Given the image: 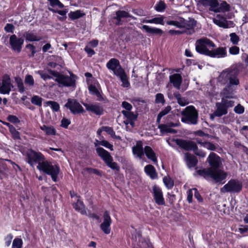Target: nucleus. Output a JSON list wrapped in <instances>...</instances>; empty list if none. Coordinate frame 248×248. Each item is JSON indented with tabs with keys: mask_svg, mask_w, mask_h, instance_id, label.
Here are the masks:
<instances>
[{
	"mask_svg": "<svg viewBox=\"0 0 248 248\" xmlns=\"http://www.w3.org/2000/svg\"><path fill=\"white\" fill-rule=\"evenodd\" d=\"M26 156L27 162L32 167L37 164L36 168L38 170L40 169L39 166H42L46 160L45 156L41 152L32 149L27 151Z\"/></svg>",
	"mask_w": 248,
	"mask_h": 248,
	"instance_id": "423d86ee",
	"label": "nucleus"
},
{
	"mask_svg": "<svg viewBox=\"0 0 248 248\" xmlns=\"http://www.w3.org/2000/svg\"><path fill=\"white\" fill-rule=\"evenodd\" d=\"M194 154L201 157H204L205 156L206 154L203 151L200 150L198 149V146H197L196 149H194L193 151Z\"/></svg>",
	"mask_w": 248,
	"mask_h": 248,
	"instance_id": "e2e57ef3",
	"label": "nucleus"
},
{
	"mask_svg": "<svg viewBox=\"0 0 248 248\" xmlns=\"http://www.w3.org/2000/svg\"><path fill=\"white\" fill-rule=\"evenodd\" d=\"M13 238V235L11 233L8 234L4 238L5 244L7 247H9L11 243L12 240Z\"/></svg>",
	"mask_w": 248,
	"mask_h": 248,
	"instance_id": "338daca9",
	"label": "nucleus"
},
{
	"mask_svg": "<svg viewBox=\"0 0 248 248\" xmlns=\"http://www.w3.org/2000/svg\"><path fill=\"white\" fill-rule=\"evenodd\" d=\"M96 153L106 165L113 170L119 171L120 167L117 163L113 162V157L110 153L102 147H96Z\"/></svg>",
	"mask_w": 248,
	"mask_h": 248,
	"instance_id": "1a4fd4ad",
	"label": "nucleus"
},
{
	"mask_svg": "<svg viewBox=\"0 0 248 248\" xmlns=\"http://www.w3.org/2000/svg\"><path fill=\"white\" fill-rule=\"evenodd\" d=\"M50 2L51 6L54 7L55 6H58L59 8H62L64 7V5L59 0H48Z\"/></svg>",
	"mask_w": 248,
	"mask_h": 248,
	"instance_id": "052dcab7",
	"label": "nucleus"
},
{
	"mask_svg": "<svg viewBox=\"0 0 248 248\" xmlns=\"http://www.w3.org/2000/svg\"><path fill=\"white\" fill-rule=\"evenodd\" d=\"M132 12L136 15L139 16H146V12L141 9H137L132 10Z\"/></svg>",
	"mask_w": 248,
	"mask_h": 248,
	"instance_id": "69168bd1",
	"label": "nucleus"
},
{
	"mask_svg": "<svg viewBox=\"0 0 248 248\" xmlns=\"http://www.w3.org/2000/svg\"><path fill=\"white\" fill-rule=\"evenodd\" d=\"M166 6L165 3L162 1H159L158 3H157L155 5V9L157 12H163L165 10V9H166Z\"/></svg>",
	"mask_w": 248,
	"mask_h": 248,
	"instance_id": "3c124183",
	"label": "nucleus"
},
{
	"mask_svg": "<svg viewBox=\"0 0 248 248\" xmlns=\"http://www.w3.org/2000/svg\"><path fill=\"white\" fill-rule=\"evenodd\" d=\"M15 80L18 87L19 92L21 93H24L25 91V88L21 78L18 77H16L15 78Z\"/></svg>",
	"mask_w": 248,
	"mask_h": 248,
	"instance_id": "a19ab883",
	"label": "nucleus"
},
{
	"mask_svg": "<svg viewBox=\"0 0 248 248\" xmlns=\"http://www.w3.org/2000/svg\"><path fill=\"white\" fill-rule=\"evenodd\" d=\"M13 87L10 77L7 75H4L2 77V82L0 85V93L9 94Z\"/></svg>",
	"mask_w": 248,
	"mask_h": 248,
	"instance_id": "4468645a",
	"label": "nucleus"
},
{
	"mask_svg": "<svg viewBox=\"0 0 248 248\" xmlns=\"http://www.w3.org/2000/svg\"><path fill=\"white\" fill-rule=\"evenodd\" d=\"M185 160L188 168H193L198 163V160L196 157L189 153H186L185 155Z\"/></svg>",
	"mask_w": 248,
	"mask_h": 248,
	"instance_id": "bb28decb",
	"label": "nucleus"
},
{
	"mask_svg": "<svg viewBox=\"0 0 248 248\" xmlns=\"http://www.w3.org/2000/svg\"><path fill=\"white\" fill-rule=\"evenodd\" d=\"M244 107L240 104H238L234 108V111L236 113L242 114L244 112Z\"/></svg>",
	"mask_w": 248,
	"mask_h": 248,
	"instance_id": "0e129e2a",
	"label": "nucleus"
},
{
	"mask_svg": "<svg viewBox=\"0 0 248 248\" xmlns=\"http://www.w3.org/2000/svg\"><path fill=\"white\" fill-rule=\"evenodd\" d=\"M73 208L82 215H87V211L85 206L82 201L78 199L77 202L73 204Z\"/></svg>",
	"mask_w": 248,
	"mask_h": 248,
	"instance_id": "c756f323",
	"label": "nucleus"
},
{
	"mask_svg": "<svg viewBox=\"0 0 248 248\" xmlns=\"http://www.w3.org/2000/svg\"><path fill=\"white\" fill-rule=\"evenodd\" d=\"M171 109V107L170 106H168L167 107H165L159 113V117H163L164 116L167 115L170 112Z\"/></svg>",
	"mask_w": 248,
	"mask_h": 248,
	"instance_id": "bf43d9fd",
	"label": "nucleus"
},
{
	"mask_svg": "<svg viewBox=\"0 0 248 248\" xmlns=\"http://www.w3.org/2000/svg\"><path fill=\"white\" fill-rule=\"evenodd\" d=\"M85 14L82 13L80 10H77L74 12H71L68 14L69 17L72 20L77 19L82 17Z\"/></svg>",
	"mask_w": 248,
	"mask_h": 248,
	"instance_id": "4c0bfd02",
	"label": "nucleus"
},
{
	"mask_svg": "<svg viewBox=\"0 0 248 248\" xmlns=\"http://www.w3.org/2000/svg\"><path fill=\"white\" fill-rule=\"evenodd\" d=\"M242 184L237 180H231L221 188V192H239L242 189Z\"/></svg>",
	"mask_w": 248,
	"mask_h": 248,
	"instance_id": "f8f14e48",
	"label": "nucleus"
},
{
	"mask_svg": "<svg viewBox=\"0 0 248 248\" xmlns=\"http://www.w3.org/2000/svg\"><path fill=\"white\" fill-rule=\"evenodd\" d=\"M84 106L87 110L90 111L96 115H101L103 113V109L102 107L97 105L84 104Z\"/></svg>",
	"mask_w": 248,
	"mask_h": 248,
	"instance_id": "cd10ccee",
	"label": "nucleus"
},
{
	"mask_svg": "<svg viewBox=\"0 0 248 248\" xmlns=\"http://www.w3.org/2000/svg\"><path fill=\"white\" fill-rule=\"evenodd\" d=\"M83 171L84 172H87L88 173L90 174L94 173L98 176L101 175L100 171L98 170L95 169H93L91 168H86L84 169Z\"/></svg>",
	"mask_w": 248,
	"mask_h": 248,
	"instance_id": "6e6d98bb",
	"label": "nucleus"
},
{
	"mask_svg": "<svg viewBox=\"0 0 248 248\" xmlns=\"http://www.w3.org/2000/svg\"><path fill=\"white\" fill-rule=\"evenodd\" d=\"M26 41L30 42L39 41L42 39V37L37 36L36 34L31 31H27L24 35Z\"/></svg>",
	"mask_w": 248,
	"mask_h": 248,
	"instance_id": "7c9ffc66",
	"label": "nucleus"
},
{
	"mask_svg": "<svg viewBox=\"0 0 248 248\" xmlns=\"http://www.w3.org/2000/svg\"><path fill=\"white\" fill-rule=\"evenodd\" d=\"M216 106L217 108L214 112V116L219 117L227 114L228 110L221 101L216 103Z\"/></svg>",
	"mask_w": 248,
	"mask_h": 248,
	"instance_id": "393cba45",
	"label": "nucleus"
},
{
	"mask_svg": "<svg viewBox=\"0 0 248 248\" xmlns=\"http://www.w3.org/2000/svg\"><path fill=\"white\" fill-rule=\"evenodd\" d=\"M46 103L47 106H50L52 109L55 112H57L60 109V105L56 102L48 101L46 102Z\"/></svg>",
	"mask_w": 248,
	"mask_h": 248,
	"instance_id": "c03bdc74",
	"label": "nucleus"
},
{
	"mask_svg": "<svg viewBox=\"0 0 248 248\" xmlns=\"http://www.w3.org/2000/svg\"><path fill=\"white\" fill-rule=\"evenodd\" d=\"M10 132L15 139L19 138V133L16 129L14 126H11L10 127Z\"/></svg>",
	"mask_w": 248,
	"mask_h": 248,
	"instance_id": "13d9d810",
	"label": "nucleus"
},
{
	"mask_svg": "<svg viewBox=\"0 0 248 248\" xmlns=\"http://www.w3.org/2000/svg\"><path fill=\"white\" fill-rule=\"evenodd\" d=\"M9 42L12 48L19 52L24 43V39L21 38H18L15 34H13L10 36Z\"/></svg>",
	"mask_w": 248,
	"mask_h": 248,
	"instance_id": "a211bd4d",
	"label": "nucleus"
},
{
	"mask_svg": "<svg viewBox=\"0 0 248 248\" xmlns=\"http://www.w3.org/2000/svg\"><path fill=\"white\" fill-rule=\"evenodd\" d=\"M213 21L215 24L224 29L233 28L235 26L233 21L227 20L226 18L220 15H217L215 18H213Z\"/></svg>",
	"mask_w": 248,
	"mask_h": 248,
	"instance_id": "2eb2a0df",
	"label": "nucleus"
},
{
	"mask_svg": "<svg viewBox=\"0 0 248 248\" xmlns=\"http://www.w3.org/2000/svg\"><path fill=\"white\" fill-rule=\"evenodd\" d=\"M39 168L40 171L50 175L54 182L57 181L60 172V167L58 165L46 160L42 166H39Z\"/></svg>",
	"mask_w": 248,
	"mask_h": 248,
	"instance_id": "6e6552de",
	"label": "nucleus"
},
{
	"mask_svg": "<svg viewBox=\"0 0 248 248\" xmlns=\"http://www.w3.org/2000/svg\"><path fill=\"white\" fill-rule=\"evenodd\" d=\"M40 128L47 135H55L56 133V129L52 126L43 125L40 126Z\"/></svg>",
	"mask_w": 248,
	"mask_h": 248,
	"instance_id": "f704fd0d",
	"label": "nucleus"
},
{
	"mask_svg": "<svg viewBox=\"0 0 248 248\" xmlns=\"http://www.w3.org/2000/svg\"><path fill=\"white\" fill-rule=\"evenodd\" d=\"M36 73H38L40 76L41 78L45 80L47 79L53 78L51 76L44 72L43 71H38Z\"/></svg>",
	"mask_w": 248,
	"mask_h": 248,
	"instance_id": "680f3d73",
	"label": "nucleus"
},
{
	"mask_svg": "<svg viewBox=\"0 0 248 248\" xmlns=\"http://www.w3.org/2000/svg\"><path fill=\"white\" fill-rule=\"evenodd\" d=\"M48 71L51 75L55 78V80L59 83L60 87L75 86L76 76L73 74L70 73L69 76L52 70H48Z\"/></svg>",
	"mask_w": 248,
	"mask_h": 248,
	"instance_id": "7ed1b4c3",
	"label": "nucleus"
},
{
	"mask_svg": "<svg viewBox=\"0 0 248 248\" xmlns=\"http://www.w3.org/2000/svg\"><path fill=\"white\" fill-rule=\"evenodd\" d=\"M140 25H141V24L140 23L138 25V27L148 33L153 35H161L164 32L161 29L159 28L150 27L146 25H143L140 27Z\"/></svg>",
	"mask_w": 248,
	"mask_h": 248,
	"instance_id": "5701e85b",
	"label": "nucleus"
},
{
	"mask_svg": "<svg viewBox=\"0 0 248 248\" xmlns=\"http://www.w3.org/2000/svg\"><path fill=\"white\" fill-rule=\"evenodd\" d=\"M229 52L232 55H236L239 53L240 49L239 47L234 45L229 48Z\"/></svg>",
	"mask_w": 248,
	"mask_h": 248,
	"instance_id": "5fc2aeb1",
	"label": "nucleus"
},
{
	"mask_svg": "<svg viewBox=\"0 0 248 248\" xmlns=\"http://www.w3.org/2000/svg\"><path fill=\"white\" fill-rule=\"evenodd\" d=\"M70 123L71 121L70 120L63 118L61 121V126L63 128H67Z\"/></svg>",
	"mask_w": 248,
	"mask_h": 248,
	"instance_id": "774afa93",
	"label": "nucleus"
},
{
	"mask_svg": "<svg viewBox=\"0 0 248 248\" xmlns=\"http://www.w3.org/2000/svg\"><path fill=\"white\" fill-rule=\"evenodd\" d=\"M153 196L155 203L159 205H164L165 203L161 189L158 186H155L153 187Z\"/></svg>",
	"mask_w": 248,
	"mask_h": 248,
	"instance_id": "aec40b11",
	"label": "nucleus"
},
{
	"mask_svg": "<svg viewBox=\"0 0 248 248\" xmlns=\"http://www.w3.org/2000/svg\"><path fill=\"white\" fill-rule=\"evenodd\" d=\"M175 141L177 145L186 151H193L197 147L196 143L192 141L177 139Z\"/></svg>",
	"mask_w": 248,
	"mask_h": 248,
	"instance_id": "6ab92c4d",
	"label": "nucleus"
},
{
	"mask_svg": "<svg viewBox=\"0 0 248 248\" xmlns=\"http://www.w3.org/2000/svg\"><path fill=\"white\" fill-rule=\"evenodd\" d=\"M198 4L204 7H209V10L216 13L225 12L230 10V5L226 1L220 4L217 0H197Z\"/></svg>",
	"mask_w": 248,
	"mask_h": 248,
	"instance_id": "20e7f679",
	"label": "nucleus"
},
{
	"mask_svg": "<svg viewBox=\"0 0 248 248\" xmlns=\"http://www.w3.org/2000/svg\"><path fill=\"white\" fill-rule=\"evenodd\" d=\"M221 102L226 107L227 110L229 108L232 107L234 104V102L233 101L227 100V98L223 97V96L221 98Z\"/></svg>",
	"mask_w": 248,
	"mask_h": 248,
	"instance_id": "a18cd8bd",
	"label": "nucleus"
},
{
	"mask_svg": "<svg viewBox=\"0 0 248 248\" xmlns=\"http://www.w3.org/2000/svg\"><path fill=\"white\" fill-rule=\"evenodd\" d=\"M208 161L210 168L200 170L197 171L198 175L203 177L205 179L213 180L216 183L221 182L227 177V173L219 169L221 165L220 157L215 153H211L208 157Z\"/></svg>",
	"mask_w": 248,
	"mask_h": 248,
	"instance_id": "f03ea898",
	"label": "nucleus"
},
{
	"mask_svg": "<svg viewBox=\"0 0 248 248\" xmlns=\"http://www.w3.org/2000/svg\"><path fill=\"white\" fill-rule=\"evenodd\" d=\"M31 102L36 106H41L42 103V99L37 95H34L31 99Z\"/></svg>",
	"mask_w": 248,
	"mask_h": 248,
	"instance_id": "de8ad7c7",
	"label": "nucleus"
},
{
	"mask_svg": "<svg viewBox=\"0 0 248 248\" xmlns=\"http://www.w3.org/2000/svg\"><path fill=\"white\" fill-rule=\"evenodd\" d=\"M127 17H130L133 19H136V17L131 16L128 12L121 10L116 11L115 16L113 17V18L116 20L115 24L116 25H120L122 24V19Z\"/></svg>",
	"mask_w": 248,
	"mask_h": 248,
	"instance_id": "412c9836",
	"label": "nucleus"
},
{
	"mask_svg": "<svg viewBox=\"0 0 248 248\" xmlns=\"http://www.w3.org/2000/svg\"><path fill=\"white\" fill-rule=\"evenodd\" d=\"M163 181L167 188L171 189L173 186V181L170 177L165 176L163 178Z\"/></svg>",
	"mask_w": 248,
	"mask_h": 248,
	"instance_id": "79ce46f5",
	"label": "nucleus"
},
{
	"mask_svg": "<svg viewBox=\"0 0 248 248\" xmlns=\"http://www.w3.org/2000/svg\"><path fill=\"white\" fill-rule=\"evenodd\" d=\"M103 129H104V131L106 132L108 134L110 135L112 138L116 139H120L121 138L119 136H117L115 135V132L112 127L109 126H103Z\"/></svg>",
	"mask_w": 248,
	"mask_h": 248,
	"instance_id": "ea45409f",
	"label": "nucleus"
},
{
	"mask_svg": "<svg viewBox=\"0 0 248 248\" xmlns=\"http://www.w3.org/2000/svg\"><path fill=\"white\" fill-rule=\"evenodd\" d=\"M89 90L91 93L93 95H95L97 97L98 100H102L103 98L101 94L95 86L93 85H90L89 86Z\"/></svg>",
	"mask_w": 248,
	"mask_h": 248,
	"instance_id": "e433bc0d",
	"label": "nucleus"
},
{
	"mask_svg": "<svg viewBox=\"0 0 248 248\" xmlns=\"http://www.w3.org/2000/svg\"><path fill=\"white\" fill-rule=\"evenodd\" d=\"M170 81L173 84V86L179 90L182 82V76L179 74H174L170 76Z\"/></svg>",
	"mask_w": 248,
	"mask_h": 248,
	"instance_id": "a878e982",
	"label": "nucleus"
},
{
	"mask_svg": "<svg viewBox=\"0 0 248 248\" xmlns=\"http://www.w3.org/2000/svg\"><path fill=\"white\" fill-rule=\"evenodd\" d=\"M116 76L120 78L122 82V86L124 87H128L130 86V83L128 80V78L124 70L121 72H119Z\"/></svg>",
	"mask_w": 248,
	"mask_h": 248,
	"instance_id": "72a5a7b5",
	"label": "nucleus"
},
{
	"mask_svg": "<svg viewBox=\"0 0 248 248\" xmlns=\"http://www.w3.org/2000/svg\"><path fill=\"white\" fill-rule=\"evenodd\" d=\"M174 96L177 99V103L181 106H185L188 104V102L185 97H182L179 92L174 93Z\"/></svg>",
	"mask_w": 248,
	"mask_h": 248,
	"instance_id": "c9c22d12",
	"label": "nucleus"
},
{
	"mask_svg": "<svg viewBox=\"0 0 248 248\" xmlns=\"http://www.w3.org/2000/svg\"><path fill=\"white\" fill-rule=\"evenodd\" d=\"M64 106L69 108L74 114L82 113L84 112L83 108L76 99H68Z\"/></svg>",
	"mask_w": 248,
	"mask_h": 248,
	"instance_id": "ddd939ff",
	"label": "nucleus"
},
{
	"mask_svg": "<svg viewBox=\"0 0 248 248\" xmlns=\"http://www.w3.org/2000/svg\"><path fill=\"white\" fill-rule=\"evenodd\" d=\"M227 52L226 47H219L214 49H211L209 57L211 58H221L226 57Z\"/></svg>",
	"mask_w": 248,
	"mask_h": 248,
	"instance_id": "4be33fe9",
	"label": "nucleus"
},
{
	"mask_svg": "<svg viewBox=\"0 0 248 248\" xmlns=\"http://www.w3.org/2000/svg\"><path fill=\"white\" fill-rule=\"evenodd\" d=\"M144 153H145L146 156L149 159H150L154 163L157 162L156 154L151 147L146 146L144 148Z\"/></svg>",
	"mask_w": 248,
	"mask_h": 248,
	"instance_id": "c85d7f7f",
	"label": "nucleus"
},
{
	"mask_svg": "<svg viewBox=\"0 0 248 248\" xmlns=\"http://www.w3.org/2000/svg\"><path fill=\"white\" fill-rule=\"evenodd\" d=\"M122 113L123 115L126 118V119H128V120H136L137 119V115L135 114L134 112H131V111H125L122 110Z\"/></svg>",
	"mask_w": 248,
	"mask_h": 248,
	"instance_id": "58836bf2",
	"label": "nucleus"
},
{
	"mask_svg": "<svg viewBox=\"0 0 248 248\" xmlns=\"http://www.w3.org/2000/svg\"><path fill=\"white\" fill-rule=\"evenodd\" d=\"M230 41L232 43V44L234 45H236L238 44V42L240 41L239 37L237 34L234 33H231L230 34Z\"/></svg>",
	"mask_w": 248,
	"mask_h": 248,
	"instance_id": "09e8293b",
	"label": "nucleus"
},
{
	"mask_svg": "<svg viewBox=\"0 0 248 248\" xmlns=\"http://www.w3.org/2000/svg\"><path fill=\"white\" fill-rule=\"evenodd\" d=\"M181 121L185 124L196 125L198 123L199 113L193 106L186 107L182 112Z\"/></svg>",
	"mask_w": 248,
	"mask_h": 248,
	"instance_id": "39448f33",
	"label": "nucleus"
},
{
	"mask_svg": "<svg viewBox=\"0 0 248 248\" xmlns=\"http://www.w3.org/2000/svg\"><path fill=\"white\" fill-rule=\"evenodd\" d=\"M202 147L211 151H214L216 150V146L214 144L206 141H204V144H203Z\"/></svg>",
	"mask_w": 248,
	"mask_h": 248,
	"instance_id": "4d7b16f0",
	"label": "nucleus"
},
{
	"mask_svg": "<svg viewBox=\"0 0 248 248\" xmlns=\"http://www.w3.org/2000/svg\"><path fill=\"white\" fill-rule=\"evenodd\" d=\"M158 127L160 129V132L162 133V134H164L166 133L176 134L177 132L176 130L172 129L168 125V124H160L158 125Z\"/></svg>",
	"mask_w": 248,
	"mask_h": 248,
	"instance_id": "473e14b6",
	"label": "nucleus"
},
{
	"mask_svg": "<svg viewBox=\"0 0 248 248\" xmlns=\"http://www.w3.org/2000/svg\"><path fill=\"white\" fill-rule=\"evenodd\" d=\"M144 171L152 179H155L157 177L154 167L151 165H146L144 167Z\"/></svg>",
	"mask_w": 248,
	"mask_h": 248,
	"instance_id": "2f4dec72",
	"label": "nucleus"
},
{
	"mask_svg": "<svg viewBox=\"0 0 248 248\" xmlns=\"http://www.w3.org/2000/svg\"><path fill=\"white\" fill-rule=\"evenodd\" d=\"M106 66L108 69L112 71L116 76L119 72H121L124 70L121 67L119 61L115 58H112L108 61L107 63Z\"/></svg>",
	"mask_w": 248,
	"mask_h": 248,
	"instance_id": "f3484780",
	"label": "nucleus"
},
{
	"mask_svg": "<svg viewBox=\"0 0 248 248\" xmlns=\"http://www.w3.org/2000/svg\"><path fill=\"white\" fill-rule=\"evenodd\" d=\"M22 240L18 238H15L13 242L12 248H22Z\"/></svg>",
	"mask_w": 248,
	"mask_h": 248,
	"instance_id": "864d4df0",
	"label": "nucleus"
},
{
	"mask_svg": "<svg viewBox=\"0 0 248 248\" xmlns=\"http://www.w3.org/2000/svg\"><path fill=\"white\" fill-rule=\"evenodd\" d=\"M216 47L215 44L207 38H202L197 40L195 43V49L201 54L208 56L210 49Z\"/></svg>",
	"mask_w": 248,
	"mask_h": 248,
	"instance_id": "0eeeda50",
	"label": "nucleus"
},
{
	"mask_svg": "<svg viewBox=\"0 0 248 248\" xmlns=\"http://www.w3.org/2000/svg\"><path fill=\"white\" fill-rule=\"evenodd\" d=\"M25 83L30 87H33L34 85V80L32 76L28 75L25 77Z\"/></svg>",
	"mask_w": 248,
	"mask_h": 248,
	"instance_id": "8fccbe9b",
	"label": "nucleus"
},
{
	"mask_svg": "<svg viewBox=\"0 0 248 248\" xmlns=\"http://www.w3.org/2000/svg\"><path fill=\"white\" fill-rule=\"evenodd\" d=\"M132 239L134 241V248L136 246L139 248H153L150 243L142 238L141 234L136 231L132 232Z\"/></svg>",
	"mask_w": 248,
	"mask_h": 248,
	"instance_id": "9b49d317",
	"label": "nucleus"
},
{
	"mask_svg": "<svg viewBox=\"0 0 248 248\" xmlns=\"http://www.w3.org/2000/svg\"><path fill=\"white\" fill-rule=\"evenodd\" d=\"M96 141L98 142L99 145L103 146L108 149L110 151L113 150V145L109 143L107 140H96Z\"/></svg>",
	"mask_w": 248,
	"mask_h": 248,
	"instance_id": "37998d69",
	"label": "nucleus"
},
{
	"mask_svg": "<svg viewBox=\"0 0 248 248\" xmlns=\"http://www.w3.org/2000/svg\"><path fill=\"white\" fill-rule=\"evenodd\" d=\"M112 223V220L109 215V213L108 211H105L103 214V220L100 224V227L103 232L106 234H108L110 232V225Z\"/></svg>",
	"mask_w": 248,
	"mask_h": 248,
	"instance_id": "dca6fc26",
	"label": "nucleus"
},
{
	"mask_svg": "<svg viewBox=\"0 0 248 248\" xmlns=\"http://www.w3.org/2000/svg\"><path fill=\"white\" fill-rule=\"evenodd\" d=\"M196 21L194 19H189L187 20L181 18L179 28L183 29L184 33L191 35L195 32L194 28L196 27Z\"/></svg>",
	"mask_w": 248,
	"mask_h": 248,
	"instance_id": "9d476101",
	"label": "nucleus"
},
{
	"mask_svg": "<svg viewBox=\"0 0 248 248\" xmlns=\"http://www.w3.org/2000/svg\"><path fill=\"white\" fill-rule=\"evenodd\" d=\"M155 102L156 104L161 103L162 105L164 104L165 100L164 96L162 93H158L155 95Z\"/></svg>",
	"mask_w": 248,
	"mask_h": 248,
	"instance_id": "603ef678",
	"label": "nucleus"
},
{
	"mask_svg": "<svg viewBox=\"0 0 248 248\" xmlns=\"http://www.w3.org/2000/svg\"><path fill=\"white\" fill-rule=\"evenodd\" d=\"M132 152L137 157L142 158L144 155V149L141 141L137 142L136 145L132 147Z\"/></svg>",
	"mask_w": 248,
	"mask_h": 248,
	"instance_id": "b1692460",
	"label": "nucleus"
},
{
	"mask_svg": "<svg viewBox=\"0 0 248 248\" xmlns=\"http://www.w3.org/2000/svg\"><path fill=\"white\" fill-rule=\"evenodd\" d=\"M164 17L162 16H160L159 17H154L153 18L151 19V23L164 25Z\"/></svg>",
	"mask_w": 248,
	"mask_h": 248,
	"instance_id": "49530a36",
	"label": "nucleus"
},
{
	"mask_svg": "<svg viewBox=\"0 0 248 248\" xmlns=\"http://www.w3.org/2000/svg\"><path fill=\"white\" fill-rule=\"evenodd\" d=\"M240 64H236L224 70L220 74L218 81L222 84H226L221 94L226 98H234L237 86L239 84L238 76L239 74Z\"/></svg>",
	"mask_w": 248,
	"mask_h": 248,
	"instance_id": "f257e3e1",
	"label": "nucleus"
}]
</instances>
